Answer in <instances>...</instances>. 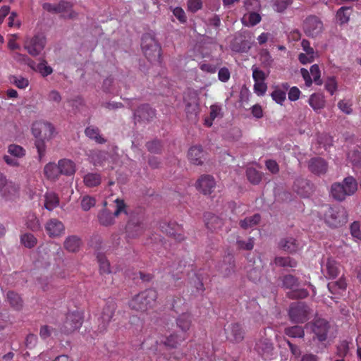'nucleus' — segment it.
Listing matches in <instances>:
<instances>
[{
  "label": "nucleus",
  "mask_w": 361,
  "mask_h": 361,
  "mask_svg": "<svg viewBox=\"0 0 361 361\" xmlns=\"http://www.w3.org/2000/svg\"><path fill=\"white\" fill-rule=\"evenodd\" d=\"M98 263L99 264V271L101 274H106L111 273L110 263L106 259V257L102 255H98Z\"/></svg>",
  "instance_id": "nucleus-50"
},
{
  "label": "nucleus",
  "mask_w": 361,
  "mask_h": 361,
  "mask_svg": "<svg viewBox=\"0 0 361 361\" xmlns=\"http://www.w3.org/2000/svg\"><path fill=\"white\" fill-rule=\"evenodd\" d=\"M188 96L190 97V102H187V99L185 98L186 102L185 110L187 113L195 111L198 105V97L196 91H189Z\"/></svg>",
  "instance_id": "nucleus-39"
},
{
  "label": "nucleus",
  "mask_w": 361,
  "mask_h": 361,
  "mask_svg": "<svg viewBox=\"0 0 361 361\" xmlns=\"http://www.w3.org/2000/svg\"><path fill=\"white\" fill-rule=\"evenodd\" d=\"M329 329V323L324 319L317 318L314 321L312 330L319 341H323L326 339Z\"/></svg>",
  "instance_id": "nucleus-16"
},
{
  "label": "nucleus",
  "mask_w": 361,
  "mask_h": 361,
  "mask_svg": "<svg viewBox=\"0 0 361 361\" xmlns=\"http://www.w3.org/2000/svg\"><path fill=\"white\" fill-rule=\"evenodd\" d=\"M45 231L50 238H59L65 233V226L56 218L49 219L44 225Z\"/></svg>",
  "instance_id": "nucleus-11"
},
{
  "label": "nucleus",
  "mask_w": 361,
  "mask_h": 361,
  "mask_svg": "<svg viewBox=\"0 0 361 361\" xmlns=\"http://www.w3.org/2000/svg\"><path fill=\"white\" fill-rule=\"evenodd\" d=\"M261 220V216L259 214H255L252 216L246 217L239 222L240 226L243 229H247L258 224Z\"/></svg>",
  "instance_id": "nucleus-41"
},
{
  "label": "nucleus",
  "mask_w": 361,
  "mask_h": 361,
  "mask_svg": "<svg viewBox=\"0 0 361 361\" xmlns=\"http://www.w3.org/2000/svg\"><path fill=\"white\" fill-rule=\"evenodd\" d=\"M262 20L259 13L254 11L249 12L245 15L243 19V23L246 25L255 26L257 25Z\"/></svg>",
  "instance_id": "nucleus-44"
},
{
  "label": "nucleus",
  "mask_w": 361,
  "mask_h": 361,
  "mask_svg": "<svg viewBox=\"0 0 361 361\" xmlns=\"http://www.w3.org/2000/svg\"><path fill=\"white\" fill-rule=\"evenodd\" d=\"M172 12L180 23H185L187 22V16L184 10L181 7L177 6L174 8Z\"/></svg>",
  "instance_id": "nucleus-64"
},
{
  "label": "nucleus",
  "mask_w": 361,
  "mask_h": 361,
  "mask_svg": "<svg viewBox=\"0 0 361 361\" xmlns=\"http://www.w3.org/2000/svg\"><path fill=\"white\" fill-rule=\"evenodd\" d=\"M96 204V200L90 196H85L81 200V207L84 211H88Z\"/></svg>",
  "instance_id": "nucleus-57"
},
{
  "label": "nucleus",
  "mask_w": 361,
  "mask_h": 361,
  "mask_svg": "<svg viewBox=\"0 0 361 361\" xmlns=\"http://www.w3.org/2000/svg\"><path fill=\"white\" fill-rule=\"evenodd\" d=\"M83 323V314L80 311L68 312L61 325L60 330L65 334H70L80 328Z\"/></svg>",
  "instance_id": "nucleus-6"
},
{
  "label": "nucleus",
  "mask_w": 361,
  "mask_h": 361,
  "mask_svg": "<svg viewBox=\"0 0 361 361\" xmlns=\"http://www.w3.org/2000/svg\"><path fill=\"white\" fill-rule=\"evenodd\" d=\"M36 71L39 73L43 77H46L52 73L53 69L47 65L45 59H41L40 62L37 65Z\"/></svg>",
  "instance_id": "nucleus-53"
},
{
  "label": "nucleus",
  "mask_w": 361,
  "mask_h": 361,
  "mask_svg": "<svg viewBox=\"0 0 361 361\" xmlns=\"http://www.w3.org/2000/svg\"><path fill=\"white\" fill-rule=\"evenodd\" d=\"M257 350L264 360H271L273 356L274 346L267 341H260L257 344Z\"/></svg>",
  "instance_id": "nucleus-25"
},
{
  "label": "nucleus",
  "mask_w": 361,
  "mask_h": 361,
  "mask_svg": "<svg viewBox=\"0 0 361 361\" xmlns=\"http://www.w3.org/2000/svg\"><path fill=\"white\" fill-rule=\"evenodd\" d=\"M9 80L19 89H25L29 85L28 79L22 76L11 75Z\"/></svg>",
  "instance_id": "nucleus-49"
},
{
  "label": "nucleus",
  "mask_w": 361,
  "mask_h": 361,
  "mask_svg": "<svg viewBox=\"0 0 361 361\" xmlns=\"http://www.w3.org/2000/svg\"><path fill=\"white\" fill-rule=\"evenodd\" d=\"M322 271L327 279H334L339 273V268L336 260L328 257L326 261L322 264Z\"/></svg>",
  "instance_id": "nucleus-18"
},
{
  "label": "nucleus",
  "mask_w": 361,
  "mask_h": 361,
  "mask_svg": "<svg viewBox=\"0 0 361 361\" xmlns=\"http://www.w3.org/2000/svg\"><path fill=\"white\" fill-rule=\"evenodd\" d=\"M115 205H111L115 207L114 212L110 208L106 207L107 202H103L104 209L98 213V221L99 224L104 226H109L114 224L115 217H117L121 213H126V204L123 200L117 198L114 201Z\"/></svg>",
  "instance_id": "nucleus-3"
},
{
  "label": "nucleus",
  "mask_w": 361,
  "mask_h": 361,
  "mask_svg": "<svg viewBox=\"0 0 361 361\" xmlns=\"http://www.w3.org/2000/svg\"><path fill=\"white\" fill-rule=\"evenodd\" d=\"M357 190V180L353 176H348L342 182L334 183L331 186L330 194L334 200L342 202L347 196L354 195Z\"/></svg>",
  "instance_id": "nucleus-1"
},
{
  "label": "nucleus",
  "mask_w": 361,
  "mask_h": 361,
  "mask_svg": "<svg viewBox=\"0 0 361 361\" xmlns=\"http://www.w3.org/2000/svg\"><path fill=\"white\" fill-rule=\"evenodd\" d=\"M161 229L164 232L169 235L172 236L178 242L185 239L184 235L182 233H178V231L181 230L180 226L175 223H169L167 225L164 224V226H161Z\"/></svg>",
  "instance_id": "nucleus-23"
},
{
  "label": "nucleus",
  "mask_w": 361,
  "mask_h": 361,
  "mask_svg": "<svg viewBox=\"0 0 361 361\" xmlns=\"http://www.w3.org/2000/svg\"><path fill=\"white\" fill-rule=\"evenodd\" d=\"M190 284L195 288L197 293H202L205 290L202 280L197 275H195V278L192 279Z\"/></svg>",
  "instance_id": "nucleus-59"
},
{
  "label": "nucleus",
  "mask_w": 361,
  "mask_h": 361,
  "mask_svg": "<svg viewBox=\"0 0 361 361\" xmlns=\"http://www.w3.org/2000/svg\"><path fill=\"white\" fill-rule=\"evenodd\" d=\"M203 2L202 0H188L187 1V9L191 13H196L199 10L202 9Z\"/></svg>",
  "instance_id": "nucleus-55"
},
{
  "label": "nucleus",
  "mask_w": 361,
  "mask_h": 361,
  "mask_svg": "<svg viewBox=\"0 0 361 361\" xmlns=\"http://www.w3.org/2000/svg\"><path fill=\"white\" fill-rule=\"evenodd\" d=\"M206 227L211 231H216L221 229L224 224V220L211 212H207L204 215Z\"/></svg>",
  "instance_id": "nucleus-20"
},
{
  "label": "nucleus",
  "mask_w": 361,
  "mask_h": 361,
  "mask_svg": "<svg viewBox=\"0 0 361 361\" xmlns=\"http://www.w3.org/2000/svg\"><path fill=\"white\" fill-rule=\"evenodd\" d=\"M219 271L224 276H228L235 271V259L233 256L228 255L224 258L219 267Z\"/></svg>",
  "instance_id": "nucleus-22"
},
{
  "label": "nucleus",
  "mask_w": 361,
  "mask_h": 361,
  "mask_svg": "<svg viewBox=\"0 0 361 361\" xmlns=\"http://www.w3.org/2000/svg\"><path fill=\"white\" fill-rule=\"evenodd\" d=\"M283 287L288 291L287 292V296L293 299V290L292 288L293 287V276L291 274H288L284 276L283 279Z\"/></svg>",
  "instance_id": "nucleus-52"
},
{
  "label": "nucleus",
  "mask_w": 361,
  "mask_h": 361,
  "mask_svg": "<svg viewBox=\"0 0 361 361\" xmlns=\"http://www.w3.org/2000/svg\"><path fill=\"white\" fill-rule=\"evenodd\" d=\"M310 75L312 76L313 79H312L317 85H321L322 84V80H321V73L320 70L317 64H314L311 66L310 70Z\"/></svg>",
  "instance_id": "nucleus-56"
},
{
  "label": "nucleus",
  "mask_w": 361,
  "mask_h": 361,
  "mask_svg": "<svg viewBox=\"0 0 361 361\" xmlns=\"http://www.w3.org/2000/svg\"><path fill=\"white\" fill-rule=\"evenodd\" d=\"M329 290L332 294H338L340 293L341 291H343L345 290L347 283L343 278H340L336 281H332L328 283L327 285Z\"/></svg>",
  "instance_id": "nucleus-38"
},
{
  "label": "nucleus",
  "mask_w": 361,
  "mask_h": 361,
  "mask_svg": "<svg viewBox=\"0 0 361 361\" xmlns=\"http://www.w3.org/2000/svg\"><path fill=\"white\" fill-rule=\"evenodd\" d=\"M19 187L11 181H7L1 195L6 200H12L18 193Z\"/></svg>",
  "instance_id": "nucleus-37"
},
{
  "label": "nucleus",
  "mask_w": 361,
  "mask_h": 361,
  "mask_svg": "<svg viewBox=\"0 0 361 361\" xmlns=\"http://www.w3.org/2000/svg\"><path fill=\"white\" fill-rule=\"evenodd\" d=\"M309 103L314 110L321 109L325 105L324 97L322 94H312L310 97Z\"/></svg>",
  "instance_id": "nucleus-42"
},
{
  "label": "nucleus",
  "mask_w": 361,
  "mask_h": 361,
  "mask_svg": "<svg viewBox=\"0 0 361 361\" xmlns=\"http://www.w3.org/2000/svg\"><path fill=\"white\" fill-rule=\"evenodd\" d=\"M44 175L49 179H55L61 174L59 172V164L49 163L45 165L44 169Z\"/></svg>",
  "instance_id": "nucleus-43"
},
{
  "label": "nucleus",
  "mask_w": 361,
  "mask_h": 361,
  "mask_svg": "<svg viewBox=\"0 0 361 361\" xmlns=\"http://www.w3.org/2000/svg\"><path fill=\"white\" fill-rule=\"evenodd\" d=\"M157 293L154 289H147L135 295L129 301V307L135 311L146 312L157 303Z\"/></svg>",
  "instance_id": "nucleus-2"
},
{
  "label": "nucleus",
  "mask_w": 361,
  "mask_h": 361,
  "mask_svg": "<svg viewBox=\"0 0 361 361\" xmlns=\"http://www.w3.org/2000/svg\"><path fill=\"white\" fill-rule=\"evenodd\" d=\"M116 308L117 305L114 300H109L106 302L105 305L102 308L101 316L99 318L98 331L100 333H104L107 330Z\"/></svg>",
  "instance_id": "nucleus-7"
},
{
  "label": "nucleus",
  "mask_w": 361,
  "mask_h": 361,
  "mask_svg": "<svg viewBox=\"0 0 361 361\" xmlns=\"http://www.w3.org/2000/svg\"><path fill=\"white\" fill-rule=\"evenodd\" d=\"M59 204V198L54 192H47L44 195V207L49 210L52 211L57 207Z\"/></svg>",
  "instance_id": "nucleus-36"
},
{
  "label": "nucleus",
  "mask_w": 361,
  "mask_h": 361,
  "mask_svg": "<svg viewBox=\"0 0 361 361\" xmlns=\"http://www.w3.org/2000/svg\"><path fill=\"white\" fill-rule=\"evenodd\" d=\"M225 331L227 339L231 342L239 343L244 338V331L238 323L231 324Z\"/></svg>",
  "instance_id": "nucleus-17"
},
{
  "label": "nucleus",
  "mask_w": 361,
  "mask_h": 361,
  "mask_svg": "<svg viewBox=\"0 0 361 361\" xmlns=\"http://www.w3.org/2000/svg\"><path fill=\"white\" fill-rule=\"evenodd\" d=\"M204 152L201 146L191 147L188 151V159L195 165H202Z\"/></svg>",
  "instance_id": "nucleus-26"
},
{
  "label": "nucleus",
  "mask_w": 361,
  "mask_h": 361,
  "mask_svg": "<svg viewBox=\"0 0 361 361\" xmlns=\"http://www.w3.org/2000/svg\"><path fill=\"white\" fill-rule=\"evenodd\" d=\"M215 186V180L210 175L201 176L196 183L197 188L204 195L211 194Z\"/></svg>",
  "instance_id": "nucleus-14"
},
{
  "label": "nucleus",
  "mask_w": 361,
  "mask_h": 361,
  "mask_svg": "<svg viewBox=\"0 0 361 361\" xmlns=\"http://www.w3.org/2000/svg\"><path fill=\"white\" fill-rule=\"evenodd\" d=\"M185 338V336H181L177 334H172L166 338L164 344L169 349L177 348Z\"/></svg>",
  "instance_id": "nucleus-34"
},
{
  "label": "nucleus",
  "mask_w": 361,
  "mask_h": 361,
  "mask_svg": "<svg viewBox=\"0 0 361 361\" xmlns=\"http://www.w3.org/2000/svg\"><path fill=\"white\" fill-rule=\"evenodd\" d=\"M21 243L27 248L34 247L37 243V239L32 233H24L20 236Z\"/></svg>",
  "instance_id": "nucleus-46"
},
{
  "label": "nucleus",
  "mask_w": 361,
  "mask_h": 361,
  "mask_svg": "<svg viewBox=\"0 0 361 361\" xmlns=\"http://www.w3.org/2000/svg\"><path fill=\"white\" fill-rule=\"evenodd\" d=\"M135 119L137 121H150L155 116V110L149 106V104H142L134 111Z\"/></svg>",
  "instance_id": "nucleus-21"
},
{
  "label": "nucleus",
  "mask_w": 361,
  "mask_h": 361,
  "mask_svg": "<svg viewBox=\"0 0 361 361\" xmlns=\"http://www.w3.org/2000/svg\"><path fill=\"white\" fill-rule=\"evenodd\" d=\"M141 47L145 56L149 61L160 62L161 49L152 35L146 33L142 35Z\"/></svg>",
  "instance_id": "nucleus-5"
},
{
  "label": "nucleus",
  "mask_w": 361,
  "mask_h": 361,
  "mask_svg": "<svg viewBox=\"0 0 361 361\" xmlns=\"http://www.w3.org/2000/svg\"><path fill=\"white\" fill-rule=\"evenodd\" d=\"M54 128L45 121H35L32 125V133L36 138H47L52 135Z\"/></svg>",
  "instance_id": "nucleus-10"
},
{
  "label": "nucleus",
  "mask_w": 361,
  "mask_h": 361,
  "mask_svg": "<svg viewBox=\"0 0 361 361\" xmlns=\"http://www.w3.org/2000/svg\"><path fill=\"white\" fill-rule=\"evenodd\" d=\"M274 262L277 266L283 267L284 269H288V268L293 267L292 261L289 257H277L275 258Z\"/></svg>",
  "instance_id": "nucleus-58"
},
{
  "label": "nucleus",
  "mask_w": 361,
  "mask_h": 361,
  "mask_svg": "<svg viewBox=\"0 0 361 361\" xmlns=\"http://www.w3.org/2000/svg\"><path fill=\"white\" fill-rule=\"evenodd\" d=\"M58 164L61 174L71 176L75 173L76 166L72 160L68 159H62L59 161Z\"/></svg>",
  "instance_id": "nucleus-24"
},
{
  "label": "nucleus",
  "mask_w": 361,
  "mask_h": 361,
  "mask_svg": "<svg viewBox=\"0 0 361 361\" xmlns=\"http://www.w3.org/2000/svg\"><path fill=\"white\" fill-rule=\"evenodd\" d=\"M73 4L66 1L61 0L58 4L44 3L42 8L49 13L59 14L71 11Z\"/></svg>",
  "instance_id": "nucleus-15"
},
{
  "label": "nucleus",
  "mask_w": 361,
  "mask_h": 361,
  "mask_svg": "<svg viewBox=\"0 0 361 361\" xmlns=\"http://www.w3.org/2000/svg\"><path fill=\"white\" fill-rule=\"evenodd\" d=\"M27 228L32 231H38L42 228L39 220L34 213H30L26 217Z\"/></svg>",
  "instance_id": "nucleus-40"
},
{
  "label": "nucleus",
  "mask_w": 361,
  "mask_h": 361,
  "mask_svg": "<svg viewBox=\"0 0 361 361\" xmlns=\"http://www.w3.org/2000/svg\"><path fill=\"white\" fill-rule=\"evenodd\" d=\"M126 230L129 237L135 238L138 236L145 230L143 221L139 217L131 218L126 224Z\"/></svg>",
  "instance_id": "nucleus-13"
},
{
  "label": "nucleus",
  "mask_w": 361,
  "mask_h": 361,
  "mask_svg": "<svg viewBox=\"0 0 361 361\" xmlns=\"http://www.w3.org/2000/svg\"><path fill=\"white\" fill-rule=\"evenodd\" d=\"M246 176L248 180L253 185L259 184L262 178V173L252 167L247 169Z\"/></svg>",
  "instance_id": "nucleus-45"
},
{
  "label": "nucleus",
  "mask_w": 361,
  "mask_h": 361,
  "mask_svg": "<svg viewBox=\"0 0 361 361\" xmlns=\"http://www.w3.org/2000/svg\"><path fill=\"white\" fill-rule=\"evenodd\" d=\"M224 114L221 107L218 104H213L210 106V114L209 117H206L204 121V124L207 127H211L213 121L216 118H222Z\"/></svg>",
  "instance_id": "nucleus-27"
},
{
  "label": "nucleus",
  "mask_w": 361,
  "mask_h": 361,
  "mask_svg": "<svg viewBox=\"0 0 361 361\" xmlns=\"http://www.w3.org/2000/svg\"><path fill=\"white\" fill-rule=\"evenodd\" d=\"M254 238H249L247 241H245L240 238H238L236 240V246L238 250H252L254 247Z\"/></svg>",
  "instance_id": "nucleus-51"
},
{
  "label": "nucleus",
  "mask_w": 361,
  "mask_h": 361,
  "mask_svg": "<svg viewBox=\"0 0 361 361\" xmlns=\"http://www.w3.org/2000/svg\"><path fill=\"white\" fill-rule=\"evenodd\" d=\"M146 147L149 152L151 153L157 154L161 150V144L159 140H153L146 144Z\"/></svg>",
  "instance_id": "nucleus-62"
},
{
  "label": "nucleus",
  "mask_w": 361,
  "mask_h": 361,
  "mask_svg": "<svg viewBox=\"0 0 361 361\" xmlns=\"http://www.w3.org/2000/svg\"><path fill=\"white\" fill-rule=\"evenodd\" d=\"M308 168L312 173L319 176L326 173L328 164L324 159L314 157L309 161Z\"/></svg>",
  "instance_id": "nucleus-19"
},
{
  "label": "nucleus",
  "mask_w": 361,
  "mask_h": 361,
  "mask_svg": "<svg viewBox=\"0 0 361 361\" xmlns=\"http://www.w3.org/2000/svg\"><path fill=\"white\" fill-rule=\"evenodd\" d=\"M8 152L17 158L23 157L25 155V150L20 145L12 144L8 147Z\"/></svg>",
  "instance_id": "nucleus-54"
},
{
  "label": "nucleus",
  "mask_w": 361,
  "mask_h": 361,
  "mask_svg": "<svg viewBox=\"0 0 361 361\" xmlns=\"http://www.w3.org/2000/svg\"><path fill=\"white\" fill-rule=\"evenodd\" d=\"M348 158L356 166H361V153L357 150H353L348 154Z\"/></svg>",
  "instance_id": "nucleus-63"
},
{
  "label": "nucleus",
  "mask_w": 361,
  "mask_h": 361,
  "mask_svg": "<svg viewBox=\"0 0 361 361\" xmlns=\"http://www.w3.org/2000/svg\"><path fill=\"white\" fill-rule=\"evenodd\" d=\"M313 314V311L305 302H295V322L304 323Z\"/></svg>",
  "instance_id": "nucleus-12"
},
{
  "label": "nucleus",
  "mask_w": 361,
  "mask_h": 361,
  "mask_svg": "<svg viewBox=\"0 0 361 361\" xmlns=\"http://www.w3.org/2000/svg\"><path fill=\"white\" fill-rule=\"evenodd\" d=\"M348 212L344 207H329L325 210L323 219L329 228H338L345 225L348 222Z\"/></svg>",
  "instance_id": "nucleus-4"
},
{
  "label": "nucleus",
  "mask_w": 361,
  "mask_h": 361,
  "mask_svg": "<svg viewBox=\"0 0 361 361\" xmlns=\"http://www.w3.org/2000/svg\"><path fill=\"white\" fill-rule=\"evenodd\" d=\"M39 249L40 250V252H44L48 257L54 255H59L61 252L60 245L53 241H49L42 245Z\"/></svg>",
  "instance_id": "nucleus-32"
},
{
  "label": "nucleus",
  "mask_w": 361,
  "mask_h": 361,
  "mask_svg": "<svg viewBox=\"0 0 361 361\" xmlns=\"http://www.w3.org/2000/svg\"><path fill=\"white\" fill-rule=\"evenodd\" d=\"M85 133L87 137L91 140H94L97 143L104 144L106 140L99 134V130L97 127L92 126H88L85 130Z\"/></svg>",
  "instance_id": "nucleus-35"
},
{
  "label": "nucleus",
  "mask_w": 361,
  "mask_h": 361,
  "mask_svg": "<svg viewBox=\"0 0 361 361\" xmlns=\"http://www.w3.org/2000/svg\"><path fill=\"white\" fill-rule=\"evenodd\" d=\"M295 185L297 186V193L302 197H308L312 192V187L307 179L298 178Z\"/></svg>",
  "instance_id": "nucleus-31"
},
{
  "label": "nucleus",
  "mask_w": 361,
  "mask_h": 361,
  "mask_svg": "<svg viewBox=\"0 0 361 361\" xmlns=\"http://www.w3.org/2000/svg\"><path fill=\"white\" fill-rule=\"evenodd\" d=\"M192 324V314L189 312H184L180 314L176 319L177 326L183 332H187Z\"/></svg>",
  "instance_id": "nucleus-29"
},
{
  "label": "nucleus",
  "mask_w": 361,
  "mask_h": 361,
  "mask_svg": "<svg viewBox=\"0 0 361 361\" xmlns=\"http://www.w3.org/2000/svg\"><path fill=\"white\" fill-rule=\"evenodd\" d=\"M259 61H261L264 67L268 68L272 66L274 59L267 49H262L259 54Z\"/></svg>",
  "instance_id": "nucleus-48"
},
{
  "label": "nucleus",
  "mask_w": 361,
  "mask_h": 361,
  "mask_svg": "<svg viewBox=\"0 0 361 361\" xmlns=\"http://www.w3.org/2000/svg\"><path fill=\"white\" fill-rule=\"evenodd\" d=\"M83 182L87 187H97L102 182V176L99 173H87L83 177Z\"/></svg>",
  "instance_id": "nucleus-33"
},
{
  "label": "nucleus",
  "mask_w": 361,
  "mask_h": 361,
  "mask_svg": "<svg viewBox=\"0 0 361 361\" xmlns=\"http://www.w3.org/2000/svg\"><path fill=\"white\" fill-rule=\"evenodd\" d=\"M45 44V37L42 35H37L25 40L24 48L30 55L36 56L44 49Z\"/></svg>",
  "instance_id": "nucleus-9"
},
{
  "label": "nucleus",
  "mask_w": 361,
  "mask_h": 361,
  "mask_svg": "<svg viewBox=\"0 0 361 361\" xmlns=\"http://www.w3.org/2000/svg\"><path fill=\"white\" fill-rule=\"evenodd\" d=\"M271 97L276 103L282 104L286 98V93L283 90L276 89L271 93Z\"/></svg>",
  "instance_id": "nucleus-60"
},
{
  "label": "nucleus",
  "mask_w": 361,
  "mask_h": 361,
  "mask_svg": "<svg viewBox=\"0 0 361 361\" xmlns=\"http://www.w3.org/2000/svg\"><path fill=\"white\" fill-rule=\"evenodd\" d=\"M302 27L307 35L314 37L323 32L324 25L318 17L310 16L304 20Z\"/></svg>",
  "instance_id": "nucleus-8"
},
{
  "label": "nucleus",
  "mask_w": 361,
  "mask_h": 361,
  "mask_svg": "<svg viewBox=\"0 0 361 361\" xmlns=\"http://www.w3.org/2000/svg\"><path fill=\"white\" fill-rule=\"evenodd\" d=\"M338 85L335 78L329 77L325 82V89L331 94H333L337 90Z\"/></svg>",
  "instance_id": "nucleus-61"
},
{
  "label": "nucleus",
  "mask_w": 361,
  "mask_h": 361,
  "mask_svg": "<svg viewBox=\"0 0 361 361\" xmlns=\"http://www.w3.org/2000/svg\"><path fill=\"white\" fill-rule=\"evenodd\" d=\"M350 16V10L348 7H341L337 11L336 18L338 23L342 25L348 22Z\"/></svg>",
  "instance_id": "nucleus-47"
},
{
  "label": "nucleus",
  "mask_w": 361,
  "mask_h": 361,
  "mask_svg": "<svg viewBox=\"0 0 361 361\" xmlns=\"http://www.w3.org/2000/svg\"><path fill=\"white\" fill-rule=\"evenodd\" d=\"M81 245V240L77 235L68 236L64 243V248L70 252H76L79 250Z\"/></svg>",
  "instance_id": "nucleus-28"
},
{
  "label": "nucleus",
  "mask_w": 361,
  "mask_h": 361,
  "mask_svg": "<svg viewBox=\"0 0 361 361\" xmlns=\"http://www.w3.org/2000/svg\"><path fill=\"white\" fill-rule=\"evenodd\" d=\"M6 300L11 307L16 310H20L23 307V300L16 292L10 290L6 294Z\"/></svg>",
  "instance_id": "nucleus-30"
}]
</instances>
